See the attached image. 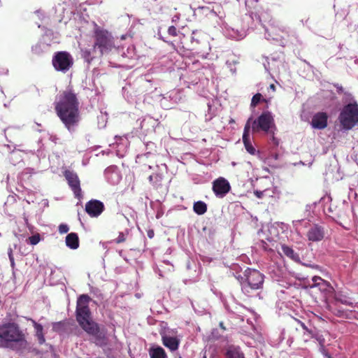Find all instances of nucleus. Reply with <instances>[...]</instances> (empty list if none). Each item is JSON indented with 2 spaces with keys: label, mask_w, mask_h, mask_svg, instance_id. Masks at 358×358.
Returning <instances> with one entry per match:
<instances>
[{
  "label": "nucleus",
  "mask_w": 358,
  "mask_h": 358,
  "mask_svg": "<svg viewBox=\"0 0 358 358\" xmlns=\"http://www.w3.org/2000/svg\"><path fill=\"white\" fill-rule=\"evenodd\" d=\"M54 106L57 117L64 127L69 131H73L80 120L77 94L71 88L60 92Z\"/></svg>",
  "instance_id": "1"
},
{
  "label": "nucleus",
  "mask_w": 358,
  "mask_h": 358,
  "mask_svg": "<svg viewBox=\"0 0 358 358\" xmlns=\"http://www.w3.org/2000/svg\"><path fill=\"white\" fill-rule=\"evenodd\" d=\"M28 343L25 334L15 322H6L0 325V348L19 352L25 350Z\"/></svg>",
  "instance_id": "2"
},
{
  "label": "nucleus",
  "mask_w": 358,
  "mask_h": 358,
  "mask_svg": "<svg viewBox=\"0 0 358 358\" xmlns=\"http://www.w3.org/2000/svg\"><path fill=\"white\" fill-rule=\"evenodd\" d=\"M91 298L87 294H81L77 299L76 318L80 327L89 335L100 338V328L92 317L89 307Z\"/></svg>",
  "instance_id": "3"
},
{
  "label": "nucleus",
  "mask_w": 358,
  "mask_h": 358,
  "mask_svg": "<svg viewBox=\"0 0 358 358\" xmlns=\"http://www.w3.org/2000/svg\"><path fill=\"white\" fill-rule=\"evenodd\" d=\"M93 37L94 39L93 50L94 51L98 50L101 56L110 51L114 47L113 37L111 34L96 24L94 29Z\"/></svg>",
  "instance_id": "4"
},
{
  "label": "nucleus",
  "mask_w": 358,
  "mask_h": 358,
  "mask_svg": "<svg viewBox=\"0 0 358 358\" xmlns=\"http://www.w3.org/2000/svg\"><path fill=\"white\" fill-rule=\"evenodd\" d=\"M341 126L350 130L358 124V103L356 101L345 105L338 116Z\"/></svg>",
  "instance_id": "5"
},
{
  "label": "nucleus",
  "mask_w": 358,
  "mask_h": 358,
  "mask_svg": "<svg viewBox=\"0 0 358 358\" xmlns=\"http://www.w3.org/2000/svg\"><path fill=\"white\" fill-rule=\"evenodd\" d=\"M242 290L249 293L250 289L262 288L264 284V275L256 269L248 268L241 277Z\"/></svg>",
  "instance_id": "6"
},
{
  "label": "nucleus",
  "mask_w": 358,
  "mask_h": 358,
  "mask_svg": "<svg viewBox=\"0 0 358 358\" xmlns=\"http://www.w3.org/2000/svg\"><path fill=\"white\" fill-rule=\"evenodd\" d=\"M250 129L252 132L257 133L264 131V133L274 132L277 130L274 118L272 113L269 111L263 112L257 119L250 121Z\"/></svg>",
  "instance_id": "7"
},
{
  "label": "nucleus",
  "mask_w": 358,
  "mask_h": 358,
  "mask_svg": "<svg viewBox=\"0 0 358 358\" xmlns=\"http://www.w3.org/2000/svg\"><path fill=\"white\" fill-rule=\"evenodd\" d=\"M316 272H318V273L324 276H327V273L323 271L319 266L315 265V294H317V292H320V296H317L315 299L319 298L322 302L327 303L328 297L332 293L333 287L327 280L323 279L319 275L315 274ZM315 302L317 301L315 300Z\"/></svg>",
  "instance_id": "8"
},
{
  "label": "nucleus",
  "mask_w": 358,
  "mask_h": 358,
  "mask_svg": "<svg viewBox=\"0 0 358 358\" xmlns=\"http://www.w3.org/2000/svg\"><path fill=\"white\" fill-rule=\"evenodd\" d=\"M73 64L74 60L72 55L66 51L56 52L52 59V64L55 70L64 73L69 71Z\"/></svg>",
  "instance_id": "9"
},
{
  "label": "nucleus",
  "mask_w": 358,
  "mask_h": 358,
  "mask_svg": "<svg viewBox=\"0 0 358 358\" xmlns=\"http://www.w3.org/2000/svg\"><path fill=\"white\" fill-rule=\"evenodd\" d=\"M63 175L67 181V183L73 192L74 196L78 199L83 198L82 189L80 187V180L76 173L70 170H65Z\"/></svg>",
  "instance_id": "10"
},
{
  "label": "nucleus",
  "mask_w": 358,
  "mask_h": 358,
  "mask_svg": "<svg viewBox=\"0 0 358 358\" xmlns=\"http://www.w3.org/2000/svg\"><path fill=\"white\" fill-rule=\"evenodd\" d=\"M230 189L229 182L222 177L218 178L213 182V191L217 197L224 196Z\"/></svg>",
  "instance_id": "11"
},
{
  "label": "nucleus",
  "mask_w": 358,
  "mask_h": 358,
  "mask_svg": "<svg viewBox=\"0 0 358 358\" xmlns=\"http://www.w3.org/2000/svg\"><path fill=\"white\" fill-rule=\"evenodd\" d=\"M85 211L92 217H96L99 216L105 209L103 202L92 199L86 203Z\"/></svg>",
  "instance_id": "12"
},
{
  "label": "nucleus",
  "mask_w": 358,
  "mask_h": 358,
  "mask_svg": "<svg viewBox=\"0 0 358 358\" xmlns=\"http://www.w3.org/2000/svg\"><path fill=\"white\" fill-rule=\"evenodd\" d=\"M252 120V117H250L244 127L243 134V142L245 146V150L251 155H255L256 150L252 146V143L250 139V121Z\"/></svg>",
  "instance_id": "13"
},
{
  "label": "nucleus",
  "mask_w": 358,
  "mask_h": 358,
  "mask_svg": "<svg viewBox=\"0 0 358 358\" xmlns=\"http://www.w3.org/2000/svg\"><path fill=\"white\" fill-rule=\"evenodd\" d=\"M301 119L309 122L313 127V107L312 101H308L303 104Z\"/></svg>",
  "instance_id": "14"
},
{
  "label": "nucleus",
  "mask_w": 358,
  "mask_h": 358,
  "mask_svg": "<svg viewBox=\"0 0 358 358\" xmlns=\"http://www.w3.org/2000/svg\"><path fill=\"white\" fill-rule=\"evenodd\" d=\"M162 340L163 345L171 351H176L178 350L180 341L176 337L163 336Z\"/></svg>",
  "instance_id": "15"
},
{
  "label": "nucleus",
  "mask_w": 358,
  "mask_h": 358,
  "mask_svg": "<svg viewBox=\"0 0 358 358\" xmlns=\"http://www.w3.org/2000/svg\"><path fill=\"white\" fill-rule=\"evenodd\" d=\"M328 115L326 113L315 114V129H322L327 126Z\"/></svg>",
  "instance_id": "16"
},
{
  "label": "nucleus",
  "mask_w": 358,
  "mask_h": 358,
  "mask_svg": "<svg viewBox=\"0 0 358 358\" xmlns=\"http://www.w3.org/2000/svg\"><path fill=\"white\" fill-rule=\"evenodd\" d=\"M66 245L72 250H76L79 247V238L76 233L71 232L66 236Z\"/></svg>",
  "instance_id": "17"
},
{
  "label": "nucleus",
  "mask_w": 358,
  "mask_h": 358,
  "mask_svg": "<svg viewBox=\"0 0 358 358\" xmlns=\"http://www.w3.org/2000/svg\"><path fill=\"white\" fill-rule=\"evenodd\" d=\"M320 85L322 87L321 89V96H323L325 99H328L330 100H332L334 99V94L333 91L331 89V84L329 83L325 82L322 83L320 82ZM317 96H320V94L318 92L317 93Z\"/></svg>",
  "instance_id": "18"
},
{
  "label": "nucleus",
  "mask_w": 358,
  "mask_h": 358,
  "mask_svg": "<svg viewBox=\"0 0 358 358\" xmlns=\"http://www.w3.org/2000/svg\"><path fill=\"white\" fill-rule=\"evenodd\" d=\"M149 355L150 358H167L165 350L160 346L150 348Z\"/></svg>",
  "instance_id": "19"
},
{
  "label": "nucleus",
  "mask_w": 358,
  "mask_h": 358,
  "mask_svg": "<svg viewBox=\"0 0 358 358\" xmlns=\"http://www.w3.org/2000/svg\"><path fill=\"white\" fill-rule=\"evenodd\" d=\"M193 210L199 215H203L207 211V205L203 201H196L194 203Z\"/></svg>",
  "instance_id": "20"
},
{
  "label": "nucleus",
  "mask_w": 358,
  "mask_h": 358,
  "mask_svg": "<svg viewBox=\"0 0 358 358\" xmlns=\"http://www.w3.org/2000/svg\"><path fill=\"white\" fill-rule=\"evenodd\" d=\"M325 235L324 228L320 225L315 224V241L322 240Z\"/></svg>",
  "instance_id": "21"
},
{
  "label": "nucleus",
  "mask_w": 358,
  "mask_h": 358,
  "mask_svg": "<svg viewBox=\"0 0 358 358\" xmlns=\"http://www.w3.org/2000/svg\"><path fill=\"white\" fill-rule=\"evenodd\" d=\"M281 250L283 254L287 257H289L290 259H294L296 258V255L294 253V250L290 247L285 245H282Z\"/></svg>",
  "instance_id": "22"
},
{
  "label": "nucleus",
  "mask_w": 358,
  "mask_h": 358,
  "mask_svg": "<svg viewBox=\"0 0 358 358\" xmlns=\"http://www.w3.org/2000/svg\"><path fill=\"white\" fill-rule=\"evenodd\" d=\"M315 338H316L319 341V343H320V345L319 350L320 351V352L322 355H324V356L328 357L329 358H331L330 356L327 352V351H326V350L324 348V345L322 343V342L324 341V339H321L320 337H317L315 334Z\"/></svg>",
  "instance_id": "23"
},
{
  "label": "nucleus",
  "mask_w": 358,
  "mask_h": 358,
  "mask_svg": "<svg viewBox=\"0 0 358 358\" xmlns=\"http://www.w3.org/2000/svg\"><path fill=\"white\" fill-rule=\"evenodd\" d=\"M262 96L260 93L255 94L252 98L250 103L251 107L255 108L259 103V101L262 99Z\"/></svg>",
  "instance_id": "24"
},
{
  "label": "nucleus",
  "mask_w": 358,
  "mask_h": 358,
  "mask_svg": "<svg viewBox=\"0 0 358 358\" xmlns=\"http://www.w3.org/2000/svg\"><path fill=\"white\" fill-rule=\"evenodd\" d=\"M41 240L39 234H34L28 238V241L31 245H36Z\"/></svg>",
  "instance_id": "25"
},
{
  "label": "nucleus",
  "mask_w": 358,
  "mask_h": 358,
  "mask_svg": "<svg viewBox=\"0 0 358 358\" xmlns=\"http://www.w3.org/2000/svg\"><path fill=\"white\" fill-rule=\"evenodd\" d=\"M65 323L64 322H58L53 324V330L55 331H60L64 328Z\"/></svg>",
  "instance_id": "26"
},
{
  "label": "nucleus",
  "mask_w": 358,
  "mask_h": 358,
  "mask_svg": "<svg viewBox=\"0 0 358 358\" xmlns=\"http://www.w3.org/2000/svg\"><path fill=\"white\" fill-rule=\"evenodd\" d=\"M83 57L87 63H90L93 59V58L91 57V52L88 50L83 51Z\"/></svg>",
  "instance_id": "27"
},
{
  "label": "nucleus",
  "mask_w": 358,
  "mask_h": 358,
  "mask_svg": "<svg viewBox=\"0 0 358 358\" xmlns=\"http://www.w3.org/2000/svg\"><path fill=\"white\" fill-rule=\"evenodd\" d=\"M126 241V235L123 232H120L117 238L114 240V241L119 244L124 243Z\"/></svg>",
  "instance_id": "28"
},
{
  "label": "nucleus",
  "mask_w": 358,
  "mask_h": 358,
  "mask_svg": "<svg viewBox=\"0 0 358 358\" xmlns=\"http://www.w3.org/2000/svg\"><path fill=\"white\" fill-rule=\"evenodd\" d=\"M267 134L271 135V141L273 145L274 146H278V145H279V139L277 138L275 136V131L273 133V132H268Z\"/></svg>",
  "instance_id": "29"
},
{
  "label": "nucleus",
  "mask_w": 358,
  "mask_h": 358,
  "mask_svg": "<svg viewBox=\"0 0 358 358\" xmlns=\"http://www.w3.org/2000/svg\"><path fill=\"white\" fill-rule=\"evenodd\" d=\"M178 31L176 27L174 26H170L168 29V34L170 36H178Z\"/></svg>",
  "instance_id": "30"
},
{
  "label": "nucleus",
  "mask_w": 358,
  "mask_h": 358,
  "mask_svg": "<svg viewBox=\"0 0 358 358\" xmlns=\"http://www.w3.org/2000/svg\"><path fill=\"white\" fill-rule=\"evenodd\" d=\"M69 227L66 224H61L59 226V232L60 234H66L69 231Z\"/></svg>",
  "instance_id": "31"
},
{
  "label": "nucleus",
  "mask_w": 358,
  "mask_h": 358,
  "mask_svg": "<svg viewBox=\"0 0 358 358\" xmlns=\"http://www.w3.org/2000/svg\"><path fill=\"white\" fill-rule=\"evenodd\" d=\"M36 336H37V338H38V343L40 345H42L45 343V337L43 336V332L42 333H36Z\"/></svg>",
  "instance_id": "32"
},
{
  "label": "nucleus",
  "mask_w": 358,
  "mask_h": 358,
  "mask_svg": "<svg viewBox=\"0 0 358 358\" xmlns=\"http://www.w3.org/2000/svg\"><path fill=\"white\" fill-rule=\"evenodd\" d=\"M34 327L36 330V333H42L43 332V327L40 324H37L34 321Z\"/></svg>",
  "instance_id": "33"
},
{
  "label": "nucleus",
  "mask_w": 358,
  "mask_h": 358,
  "mask_svg": "<svg viewBox=\"0 0 358 358\" xmlns=\"http://www.w3.org/2000/svg\"><path fill=\"white\" fill-rule=\"evenodd\" d=\"M341 302L343 304H345V305H348L351 307H353V302L350 301L349 299H341Z\"/></svg>",
  "instance_id": "34"
},
{
  "label": "nucleus",
  "mask_w": 358,
  "mask_h": 358,
  "mask_svg": "<svg viewBox=\"0 0 358 358\" xmlns=\"http://www.w3.org/2000/svg\"><path fill=\"white\" fill-rule=\"evenodd\" d=\"M254 194L257 198L262 199L264 196V191L255 190Z\"/></svg>",
  "instance_id": "35"
},
{
  "label": "nucleus",
  "mask_w": 358,
  "mask_h": 358,
  "mask_svg": "<svg viewBox=\"0 0 358 358\" xmlns=\"http://www.w3.org/2000/svg\"><path fill=\"white\" fill-rule=\"evenodd\" d=\"M334 86L336 87L338 94H342L343 92V88L341 85L338 84H334Z\"/></svg>",
  "instance_id": "36"
},
{
  "label": "nucleus",
  "mask_w": 358,
  "mask_h": 358,
  "mask_svg": "<svg viewBox=\"0 0 358 358\" xmlns=\"http://www.w3.org/2000/svg\"><path fill=\"white\" fill-rule=\"evenodd\" d=\"M147 235L149 238H152L155 236V232L153 229H149L147 232Z\"/></svg>",
  "instance_id": "37"
},
{
  "label": "nucleus",
  "mask_w": 358,
  "mask_h": 358,
  "mask_svg": "<svg viewBox=\"0 0 358 358\" xmlns=\"http://www.w3.org/2000/svg\"><path fill=\"white\" fill-rule=\"evenodd\" d=\"M8 256H9V259H10V261L11 262V264L14 265V258H13V256L12 250H10V252L8 253Z\"/></svg>",
  "instance_id": "38"
},
{
  "label": "nucleus",
  "mask_w": 358,
  "mask_h": 358,
  "mask_svg": "<svg viewBox=\"0 0 358 358\" xmlns=\"http://www.w3.org/2000/svg\"><path fill=\"white\" fill-rule=\"evenodd\" d=\"M269 88H270L273 92L275 91V85L274 84H271V85H269Z\"/></svg>",
  "instance_id": "39"
},
{
  "label": "nucleus",
  "mask_w": 358,
  "mask_h": 358,
  "mask_svg": "<svg viewBox=\"0 0 358 358\" xmlns=\"http://www.w3.org/2000/svg\"><path fill=\"white\" fill-rule=\"evenodd\" d=\"M299 323H300L301 327L303 329H306V326H305V324H304L303 323H301V322H299Z\"/></svg>",
  "instance_id": "40"
},
{
  "label": "nucleus",
  "mask_w": 358,
  "mask_h": 358,
  "mask_svg": "<svg viewBox=\"0 0 358 358\" xmlns=\"http://www.w3.org/2000/svg\"><path fill=\"white\" fill-rule=\"evenodd\" d=\"M148 179H149V181H150V182L152 181V176H150Z\"/></svg>",
  "instance_id": "41"
},
{
  "label": "nucleus",
  "mask_w": 358,
  "mask_h": 358,
  "mask_svg": "<svg viewBox=\"0 0 358 358\" xmlns=\"http://www.w3.org/2000/svg\"><path fill=\"white\" fill-rule=\"evenodd\" d=\"M220 326L222 329H224V327H223V323H222V322H220Z\"/></svg>",
  "instance_id": "42"
},
{
  "label": "nucleus",
  "mask_w": 358,
  "mask_h": 358,
  "mask_svg": "<svg viewBox=\"0 0 358 358\" xmlns=\"http://www.w3.org/2000/svg\"><path fill=\"white\" fill-rule=\"evenodd\" d=\"M314 317H317V316L315 314L314 315ZM318 319H320H320H321V317H318Z\"/></svg>",
  "instance_id": "43"
},
{
  "label": "nucleus",
  "mask_w": 358,
  "mask_h": 358,
  "mask_svg": "<svg viewBox=\"0 0 358 358\" xmlns=\"http://www.w3.org/2000/svg\"><path fill=\"white\" fill-rule=\"evenodd\" d=\"M204 358H206V357H204Z\"/></svg>",
  "instance_id": "44"
}]
</instances>
